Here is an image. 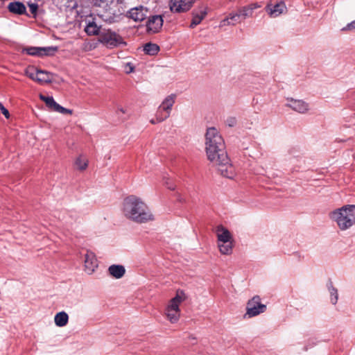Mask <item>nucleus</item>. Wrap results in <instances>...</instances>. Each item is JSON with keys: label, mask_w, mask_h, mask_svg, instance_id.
I'll list each match as a JSON object with an SVG mask.
<instances>
[{"label": "nucleus", "mask_w": 355, "mask_h": 355, "mask_svg": "<svg viewBox=\"0 0 355 355\" xmlns=\"http://www.w3.org/2000/svg\"><path fill=\"white\" fill-rule=\"evenodd\" d=\"M232 242L218 243L220 252L223 254H230L232 252Z\"/></svg>", "instance_id": "nucleus-27"}, {"label": "nucleus", "mask_w": 355, "mask_h": 355, "mask_svg": "<svg viewBox=\"0 0 355 355\" xmlns=\"http://www.w3.org/2000/svg\"><path fill=\"white\" fill-rule=\"evenodd\" d=\"M175 94H171L168 96L162 103V104L159 105L160 110H163L166 112H171V110L172 109V107L173 104L175 103Z\"/></svg>", "instance_id": "nucleus-18"}, {"label": "nucleus", "mask_w": 355, "mask_h": 355, "mask_svg": "<svg viewBox=\"0 0 355 355\" xmlns=\"http://www.w3.org/2000/svg\"><path fill=\"white\" fill-rule=\"evenodd\" d=\"M166 309H170L171 310L170 311H180V310L179 309V304L178 303L175 302L172 300H171L170 304L168 305Z\"/></svg>", "instance_id": "nucleus-35"}, {"label": "nucleus", "mask_w": 355, "mask_h": 355, "mask_svg": "<svg viewBox=\"0 0 355 355\" xmlns=\"http://www.w3.org/2000/svg\"><path fill=\"white\" fill-rule=\"evenodd\" d=\"M207 15V8L205 6H200L192 11V20L190 24V28H193L197 25L200 24L202 20Z\"/></svg>", "instance_id": "nucleus-10"}, {"label": "nucleus", "mask_w": 355, "mask_h": 355, "mask_svg": "<svg viewBox=\"0 0 355 355\" xmlns=\"http://www.w3.org/2000/svg\"><path fill=\"white\" fill-rule=\"evenodd\" d=\"M150 122L152 124H155V123H158V122L157 121V119H151V120L150 121Z\"/></svg>", "instance_id": "nucleus-41"}, {"label": "nucleus", "mask_w": 355, "mask_h": 355, "mask_svg": "<svg viewBox=\"0 0 355 355\" xmlns=\"http://www.w3.org/2000/svg\"><path fill=\"white\" fill-rule=\"evenodd\" d=\"M170 309H166V314L171 322L175 323L178 322L180 318V311H170Z\"/></svg>", "instance_id": "nucleus-29"}, {"label": "nucleus", "mask_w": 355, "mask_h": 355, "mask_svg": "<svg viewBox=\"0 0 355 355\" xmlns=\"http://www.w3.org/2000/svg\"><path fill=\"white\" fill-rule=\"evenodd\" d=\"M122 212L125 218L137 223H144L154 219L147 205L133 195L123 200Z\"/></svg>", "instance_id": "nucleus-2"}, {"label": "nucleus", "mask_w": 355, "mask_h": 355, "mask_svg": "<svg viewBox=\"0 0 355 355\" xmlns=\"http://www.w3.org/2000/svg\"><path fill=\"white\" fill-rule=\"evenodd\" d=\"M226 122L229 126L233 127L236 125V118H234V117H229L227 119Z\"/></svg>", "instance_id": "nucleus-37"}, {"label": "nucleus", "mask_w": 355, "mask_h": 355, "mask_svg": "<svg viewBox=\"0 0 355 355\" xmlns=\"http://www.w3.org/2000/svg\"><path fill=\"white\" fill-rule=\"evenodd\" d=\"M147 10L143 6L131 8L128 12V16L135 21H141L146 17Z\"/></svg>", "instance_id": "nucleus-12"}, {"label": "nucleus", "mask_w": 355, "mask_h": 355, "mask_svg": "<svg viewBox=\"0 0 355 355\" xmlns=\"http://www.w3.org/2000/svg\"><path fill=\"white\" fill-rule=\"evenodd\" d=\"M69 321V315L65 311H60L55 314L54 322L56 326L59 327H64Z\"/></svg>", "instance_id": "nucleus-20"}, {"label": "nucleus", "mask_w": 355, "mask_h": 355, "mask_svg": "<svg viewBox=\"0 0 355 355\" xmlns=\"http://www.w3.org/2000/svg\"><path fill=\"white\" fill-rule=\"evenodd\" d=\"M22 53H26L29 55L40 57V51L39 46H26L22 49Z\"/></svg>", "instance_id": "nucleus-25"}, {"label": "nucleus", "mask_w": 355, "mask_h": 355, "mask_svg": "<svg viewBox=\"0 0 355 355\" xmlns=\"http://www.w3.org/2000/svg\"><path fill=\"white\" fill-rule=\"evenodd\" d=\"M246 310L245 315L252 318L264 313L266 306L261 303V298L259 295H255L247 303Z\"/></svg>", "instance_id": "nucleus-6"}, {"label": "nucleus", "mask_w": 355, "mask_h": 355, "mask_svg": "<svg viewBox=\"0 0 355 355\" xmlns=\"http://www.w3.org/2000/svg\"><path fill=\"white\" fill-rule=\"evenodd\" d=\"M286 105L295 112L304 114L309 110V104L302 100H296L291 98L288 101Z\"/></svg>", "instance_id": "nucleus-11"}, {"label": "nucleus", "mask_w": 355, "mask_h": 355, "mask_svg": "<svg viewBox=\"0 0 355 355\" xmlns=\"http://www.w3.org/2000/svg\"><path fill=\"white\" fill-rule=\"evenodd\" d=\"M8 10L16 15L26 14V8L25 5L19 1L10 2L8 6Z\"/></svg>", "instance_id": "nucleus-16"}, {"label": "nucleus", "mask_w": 355, "mask_h": 355, "mask_svg": "<svg viewBox=\"0 0 355 355\" xmlns=\"http://www.w3.org/2000/svg\"><path fill=\"white\" fill-rule=\"evenodd\" d=\"M266 9L271 17H275L282 14L286 9V7L283 1H280L275 5H268Z\"/></svg>", "instance_id": "nucleus-13"}, {"label": "nucleus", "mask_w": 355, "mask_h": 355, "mask_svg": "<svg viewBox=\"0 0 355 355\" xmlns=\"http://www.w3.org/2000/svg\"><path fill=\"white\" fill-rule=\"evenodd\" d=\"M98 267V261L94 252L87 251L85 255V268L88 274H92Z\"/></svg>", "instance_id": "nucleus-9"}, {"label": "nucleus", "mask_w": 355, "mask_h": 355, "mask_svg": "<svg viewBox=\"0 0 355 355\" xmlns=\"http://www.w3.org/2000/svg\"><path fill=\"white\" fill-rule=\"evenodd\" d=\"M341 230H346L355 223V205H345L330 213Z\"/></svg>", "instance_id": "nucleus-4"}, {"label": "nucleus", "mask_w": 355, "mask_h": 355, "mask_svg": "<svg viewBox=\"0 0 355 355\" xmlns=\"http://www.w3.org/2000/svg\"><path fill=\"white\" fill-rule=\"evenodd\" d=\"M29 10L32 15V17L35 18L37 15L38 5L37 3H28V4Z\"/></svg>", "instance_id": "nucleus-33"}, {"label": "nucleus", "mask_w": 355, "mask_h": 355, "mask_svg": "<svg viewBox=\"0 0 355 355\" xmlns=\"http://www.w3.org/2000/svg\"><path fill=\"white\" fill-rule=\"evenodd\" d=\"M75 164L79 170L83 171L87 168V167L88 166V161L87 159L84 158L83 157L79 156L76 159Z\"/></svg>", "instance_id": "nucleus-30"}, {"label": "nucleus", "mask_w": 355, "mask_h": 355, "mask_svg": "<svg viewBox=\"0 0 355 355\" xmlns=\"http://www.w3.org/2000/svg\"><path fill=\"white\" fill-rule=\"evenodd\" d=\"M352 29H355V19L349 23L345 28H343V31Z\"/></svg>", "instance_id": "nucleus-38"}, {"label": "nucleus", "mask_w": 355, "mask_h": 355, "mask_svg": "<svg viewBox=\"0 0 355 355\" xmlns=\"http://www.w3.org/2000/svg\"><path fill=\"white\" fill-rule=\"evenodd\" d=\"M259 6L257 3H251L246 6L242 7L239 9L237 11L239 12L240 16L244 20L247 17H251L252 15L254 10L259 8Z\"/></svg>", "instance_id": "nucleus-17"}, {"label": "nucleus", "mask_w": 355, "mask_h": 355, "mask_svg": "<svg viewBox=\"0 0 355 355\" xmlns=\"http://www.w3.org/2000/svg\"><path fill=\"white\" fill-rule=\"evenodd\" d=\"M178 200H179L180 202H184V201H185V200H184L182 198H181V197L178 198Z\"/></svg>", "instance_id": "nucleus-42"}, {"label": "nucleus", "mask_w": 355, "mask_h": 355, "mask_svg": "<svg viewBox=\"0 0 355 355\" xmlns=\"http://www.w3.org/2000/svg\"><path fill=\"white\" fill-rule=\"evenodd\" d=\"M165 184L167 186L168 189H171V190L175 189V185L173 183L169 182L168 180L167 181H166Z\"/></svg>", "instance_id": "nucleus-40"}, {"label": "nucleus", "mask_w": 355, "mask_h": 355, "mask_svg": "<svg viewBox=\"0 0 355 355\" xmlns=\"http://www.w3.org/2000/svg\"><path fill=\"white\" fill-rule=\"evenodd\" d=\"M53 111H55V112H58L59 113H61V114H71L72 113V110H69V109H67L62 106H61L60 105H59L58 103H57L55 109L53 110Z\"/></svg>", "instance_id": "nucleus-34"}, {"label": "nucleus", "mask_w": 355, "mask_h": 355, "mask_svg": "<svg viewBox=\"0 0 355 355\" xmlns=\"http://www.w3.org/2000/svg\"><path fill=\"white\" fill-rule=\"evenodd\" d=\"M120 111H121V112H123V113H125V111L123 110V108L120 109Z\"/></svg>", "instance_id": "nucleus-43"}, {"label": "nucleus", "mask_w": 355, "mask_h": 355, "mask_svg": "<svg viewBox=\"0 0 355 355\" xmlns=\"http://www.w3.org/2000/svg\"><path fill=\"white\" fill-rule=\"evenodd\" d=\"M108 271L112 277L119 279L124 275L125 269L121 265H112L109 267Z\"/></svg>", "instance_id": "nucleus-21"}, {"label": "nucleus", "mask_w": 355, "mask_h": 355, "mask_svg": "<svg viewBox=\"0 0 355 355\" xmlns=\"http://www.w3.org/2000/svg\"><path fill=\"white\" fill-rule=\"evenodd\" d=\"M144 51L147 55H154L159 52V46L156 44L148 42L144 45Z\"/></svg>", "instance_id": "nucleus-23"}, {"label": "nucleus", "mask_w": 355, "mask_h": 355, "mask_svg": "<svg viewBox=\"0 0 355 355\" xmlns=\"http://www.w3.org/2000/svg\"><path fill=\"white\" fill-rule=\"evenodd\" d=\"M40 99L45 102L46 106L51 110H53L57 105L53 96H44L41 94Z\"/></svg>", "instance_id": "nucleus-28"}, {"label": "nucleus", "mask_w": 355, "mask_h": 355, "mask_svg": "<svg viewBox=\"0 0 355 355\" xmlns=\"http://www.w3.org/2000/svg\"><path fill=\"white\" fill-rule=\"evenodd\" d=\"M171 300L180 305L185 300V294L182 291H178L176 295Z\"/></svg>", "instance_id": "nucleus-32"}, {"label": "nucleus", "mask_w": 355, "mask_h": 355, "mask_svg": "<svg viewBox=\"0 0 355 355\" xmlns=\"http://www.w3.org/2000/svg\"><path fill=\"white\" fill-rule=\"evenodd\" d=\"M58 51V46L40 47V58L43 56H52Z\"/></svg>", "instance_id": "nucleus-24"}, {"label": "nucleus", "mask_w": 355, "mask_h": 355, "mask_svg": "<svg viewBox=\"0 0 355 355\" xmlns=\"http://www.w3.org/2000/svg\"><path fill=\"white\" fill-rule=\"evenodd\" d=\"M163 19L161 15H152L149 17L146 28L148 33H158L163 26Z\"/></svg>", "instance_id": "nucleus-8"}, {"label": "nucleus", "mask_w": 355, "mask_h": 355, "mask_svg": "<svg viewBox=\"0 0 355 355\" xmlns=\"http://www.w3.org/2000/svg\"><path fill=\"white\" fill-rule=\"evenodd\" d=\"M122 3L123 0H93L97 15L110 24L118 21L123 14Z\"/></svg>", "instance_id": "nucleus-3"}, {"label": "nucleus", "mask_w": 355, "mask_h": 355, "mask_svg": "<svg viewBox=\"0 0 355 355\" xmlns=\"http://www.w3.org/2000/svg\"><path fill=\"white\" fill-rule=\"evenodd\" d=\"M99 42L110 49L120 46H125L123 38L115 31L110 29H103L100 33Z\"/></svg>", "instance_id": "nucleus-5"}, {"label": "nucleus", "mask_w": 355, "mask_h": 355, "mask_svg": "<svg viewBox=\"0 0 355 355\" xmlns=\"http://www.w3.org/2000/svg\"><path fill=\"white\" fill-rule=\"evenodd\" d=\"M195 0H171L170 8L172 12H182L189 10Z\"/></svg>", "instance_id": "nucleus-7"}, {"label": "nucleus", "mask_w": 355, "mask_h": 355, "mask_svg": "<svg viewBox=\"0 0 355 355\" xmlns=\"http://www.w3.org/2000/svg\"><path fill=\"white\" fill-rule=\"evenodd\" d=\"M327 288L331 295V302L333 304H336L338 299V290L333 286L331 281L328 283Z\"/></svg>", "instance_id": "nucleus-26"}, {"label": "nucleus", "mask_w": 355, "mask_h": 355, "mask_svg": "<svg viewBox=\"0 0 355 355\" xmlns=\"http://www.w3.org/2000/svg\"><path fill=\"white\" fill-rule=\"evenodd\" d=\"M53 74L44 70L37 69L35 71L36 82L44 85L52 82Z\"/></svg>", "instance_id": "nucleus-15"}, {"label": "nucleus", "mask_w": 355, "mask_h": 355, "mask_svg": "<svg viewBox=\"0 0 355 355\" xmlns=\"http://www.w3.org/2000/svg\"><path fill=\"white\" fill-rule=\"evenodd\" d=\"M26 74L27 76L32 80L36 81V78H35V72H29V71H27L26 72Z\"/></svg>", "instance_id": "nucleus-39"}, {"label": "nucleus", "mask_w": 355, "mask_h": 355, "mask_svg": "<svg viewBox=\"0 0 355 355\" xmlns=\"http://www.w3.org/2000/svg\"><path fill=\"white\" fill-rule=\"evenodd\" d=\"M205 150L209 160L214 162L220 173L225 178H232L235 174L234 166L225 151V141L218 130L207 128L205 134Z\"/></svg>", "instance_id": "nucleus-1"}, {"label": "nucleus", "mask_w": 355, "mask_h": 355, "mask_svg": "<svg viewBox=\"0 0 355 355\" xmlns=\"http://www.w3.org/2000/svg\"><path fill=\"white\" fill-rule=\"evenodd\" d=\"M243 20L239 12L236 11L234 13H230L229 16L223 21V25H234L237 23H240Z\"/></svg>", "instance_id": "nucleus-22"}, {"label": "nucleus", "mask_w": 355, "mask_h": 355, "mask_svg": "<svg viewBox=\"0 0 355 355\" xmlns=\"http://www.w3.org/2000/svg\"><path fill=\"white\" fill-rule=\"evenodd\" d=\"M216 235L218 243H228L231 241L232 236L230 231L223 225L216 227Z\"/></svg>", "instance_id": "nucleus-14"}, {"label": "nucleus", "mask_w": 355, "mask_h": 355, "mask_svg": "<svg viewBox=\"0 0 355 355\" xmlns=\"http://www.w3.org/2000/svg\"><path fill=\"white\" fill-rule=\"evenodd\" d=\"M0 111L6 119H8L10 117V113L8 110L3 106V105L1 103H0Z\"/></svg>", "instance_id": "nucleus-36"}, {"label": "nucleus", "mask_w": 355, "mask_h": 355, "mask_svg": "<svg viewBox=\"0 0 355 355\" xmlns=\"http://www.w3.org/2000/svg\"><path fill=\"white\" fill-rule=\"evenodd\" d=\"M85 32L89 35H99L102 31H101V26H98L94 21H89L85 28Z\"/></svg>", "instance_id": "nucleus-19"}, {"label": "nucleus", "mask_w": 355, "mask_h": 355, "mask_svg": "<svg viewBox=\"0 0 355 355\" xmlns=\"http://www.w3.org/2000/svg\"><path fill=\"white\" fill-rule=\"evenodd\" d=\"M170 116L169 112H164L163 110H160V108L158 107L157 113H156V119L157 122H162L168 118Z\"/></svg>", "instance_id": "nucleus-31"}]
</instances>
